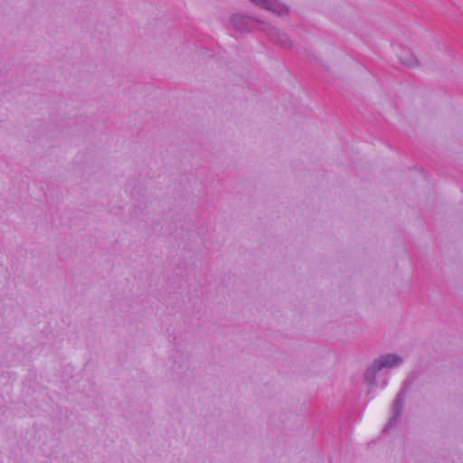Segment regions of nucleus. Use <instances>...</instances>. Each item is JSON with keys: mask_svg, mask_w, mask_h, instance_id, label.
I'll list each match as a JSON object with an SVG mask.
<instances>
[{"mask_svg": "<svg viewBox=\"0 0 463 463\" xmlns=\"http://www.w3.org/2000/svg\"><path fill=\"white\" fill-rule=\"evenodd\" d=\"M231 22L233 26L241 32L247 31L251 23L256 22L259 24L257 29L266 32L270 41L279 43L285 47L290 46V41L286 34L279 33L276 28L272 27L270 24L265 22L255 20L253 17H249L242 14L233 15L231 19Z\"/></svg>", "mask_w": 463, "mask_h": 463, "instance_id": "f257e3e1", "label": "nucleus"}, {"mask_svg": "<svg viewBox=\"0 0 463 463\" xmlns=\"http://www.w3.org/2000/svg\"><path fill=\"white\" fill-rule=\"evenodd\" d=\"M402 358L395 354H387L375 359L372 365L369 366L364 373V380L371 385L375 384L376 373L383 368H392L400 365Z\"/></svg>", "mask_w": 463, "mask_h": 463, "instance_id": "f03ea898", "label": "nucleus"}, {"mask_svg": "<svg viewBox=\"0 0 463 463\" xmlns=\"http://www.w3.org/2000/svg\"><path fill=\"white\" fill-rule=\"evenodd\" d=\"M251 3L266 9L268 11L272 12L273 14L283 16L288 14V8L283 4L276 1V0H250Z\"/></svg>", "mask_w": 463, "mask_h": 463, "instance_id": "7ed1b4c3", "label": "nucleus"}, {"mask_svg": "<svg viewBox=\"0 0 463 463\" xmlns=\"http://www.w3.org/2000/svg\"><path fill=\"white\" fill-rule=\"evenodd\" d=\"M404 396H405V390L402 388L398 394L396 395V398L393 402L392 407V418L390 419L389 422L385 426V430L392 427L400 418L402 415V411L404 405Z\"/></svg>", "mask_w": 463, "mask_h": 463, "instance_id": "20e7f679", "label": "nucleus"}, {"mask_svg": "<svg viewBox=\"0 0 463 463\" xmlns=\"http://www.w3.org/2000/svg\"><path fill=\"white\" fill-rule=\"evenodd\" d=\"M400 60H401L402 63H403L404 65H407L409 67H414L418 63L416 58L413 55H411V54L409 55L408 58L401 56Z\"/></svg>", "mask_w": 463, "mask_h": 463, "instance_id": "39448f33", "label": "nucleus"}]
</instances>
